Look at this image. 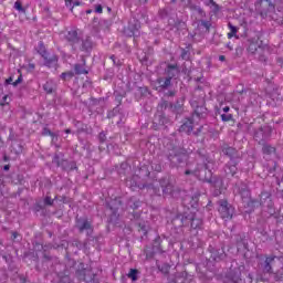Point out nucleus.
Returning <instances> with one entry per match:
<instances>
[{"label":"nucleus","instance_id":"36","mask_svg":"<svg viewBox=\"0 0 283 283\" xmlns=\"http://www.w3.org/2000/svg\"><path fill=\"white\" fill-rule=\"evenodd\" d=\"M66 134H70V129H66Z\"/></svg>","mask_w":283,"mask_h":283},{"label":"nucleus","instance_id":"23","mask_svg":"<svg viewBox=\"0 0 283 283\" xmlns=\"http://www.w3.org/2000/svg\"><path fill=\"white\" fill-rule=\"evenodd\" d=\"M54 201L52 200V198H50V197H46L45 199H44V203L45 205H52Z\"/></svg>","mask_w":283,"mask_h":283},{"label":"nucleus","instance_id":"18","mask_svg":"<svg viewBox=\"0 0 283 283\" xmlns=\"http://www.w3.org/2000/svg\"><path fill=\"white\" fill-rule=\"evenodd\" d=\"M74 76L73 72H69V73H62V78H72Z\"/></svg>","mask_w":283,"mask_h":283},{"label":"nucleus","instance_id":"2","mask_svg":"<svg viewBox=\"0 0 283 283\" xmlns=\"http://www.w3.org/2000/svg\"><path fill=\"white\" fill-rule=\"evenodd\" d=\"M233 207L226 200L219 201V213L223 220H231L233 218Z\"/></svg>","mask_w":283,"mask_h":283},{"label":"nucleus","instance_id":"34","mask_svg":"<svg viewBox=\"0 0 283 283\" xmlns=\"http://www.w3.org/2000/svg\"><path fill=\"white\" fill-rule=\"evenodd\" d=\"M86 14H92V10H87V11H86Z\"/></svg>","mask_w":283,"mask_h":283},{"label":"nucleus","instance_id":"15","mask_svg":"<svg viewBox=\"0 0 283 283\" xmlns=\"http://www.w3.org/2000/svg\"><path fill=\"white\" fill-rule=\"evenodd\" d=\"M221 118H222V120L228 123V120H231V118H233V116H231V114H222Z\"/></svg>","mask_w":283,"mask_h":283},{"label":"nucleus","instance_id":"19","mask_svg":"<svg viewBox=\"0 0 283 283\" xmlns=\"http://www.w3.org/2000/svg\"><path fill=\"white\" fill-rule=\"evenodd\" d=\"M223 151L227 154V156H233V151H235V149L229 147V148H226Z\"/></svg>","mask_w":283,"mask_h":283},{"label":"nucleus","instance_id":"20","mask_svg":"<svg viewBox=\"0 0 283 283\" xmlns=\"http://www.w3.org/2000/svg\"><path fill=\"white\" fill-rule=\"evenodd\" d=\"M240 193H241L242 198H249V196H250V192L247 189H243Z\"/></svg>","mask_w":283,"mask_h":283},{"label":"nucleus","instance_id":"8","mask_svg":"<svg viewBox=\"0 0 283 283\" xmlns=\"http://www.w3.org/2000/svg\"><path fill=\"white\" fill-rule=\"evenodd\" d=\"M237 171H238V167H235V165L226 166V174H227V176H235Z\"/></svg>","mask_w":283,"mask_h":283},{"label":"nucleus","instance_id":"6","mask_svg":"<svg viewBox=\"0 0 283 283\" xmlns=\"http://www.w3.org/2000/svg\"><path fill=\"white\" fill-rule=\"evenodd\" d=\"M139 29L140 24L138 22H136L135 25L129 24L128 30H130V33H127L128 36H138Z\"/></svg>","mask_w":283,"mask_h":283},{"label":"nucleus","instance_id":"25","mask_svg":"<svg viewBox=\"0 0 283 283\" xmlns=\"http://www.w3.org/2000/svg\"><path fill=\"white\" fill-rule=\"evenodd\" d=\"M105 139H106L105 133H101V134H99V140H101V143H105Z\"/></svg>","mask_w":283,"mask_h":283},{"label":"nucleus","instance_id":"10","mask_svg":"<svg viewBox=\"0 0 283 283\" xmlns=\"http://www.w3.org/2000/svg\"><path fill=\"white\" fill-rule=\"evenodd\" d=\"M43 90L48 93V94H52V92L54 91V83L53 82H46L43 85Z\"/></svg>","mask_w":283,"mask_h":283},{"label":"nucleus","instance_id":"17","mask_svg":"<svg viewBox=\"0 0 283 283\" xmlns=\"http://www.w3.org/2000/svg\"><path fill=\"white\" fill-rule=\"evenodd\" d=\"M14 8L15 10H18L19 12H23V7L21 6V2L17 1L14 3Z\"/></svg>","mask_w":283,"mask_h":283},{"label":"nucleus","instance_id":"29","mask_svg":"<svg viewBox=\"0 0 283 283\" xmlns=\"http://www.w3.org/2000/svg\"><path fill=\"white\" fill-rule=\"evenodd\" d=\"M10 170V166L9 165H6L4 166V171H9Z\"/></svg>","mask_w":283,"mask_h":283},{"label":"nucleus","instance_id":"16","mask_svg":"<svg viewBox=\"0 0 283 283\" xmlns=\"http://www.w3.org/2000/svg\"><path fill=\"white\" fill-rule=\"evenodd\" d=\"M42 56H45V46L40 42V49L38 51Z\"/></svg>","mask_w":283,"mask_h":283},{"label":"nucleus","instance_id":"1","mask_svg":"<svg viewBox=\"0 0 283 283\" xmlns=\"http://www.w3.org/2000/svg\"><path fill=\"white\" fill-rule=\"evenodd\" d=\"M166 72L168 74V77L166 80H158V84L160 85V87H169L171 85V78H174V76H178L180 71L176 65H168Z\"/></svg>","mask_w":283,"mask_h":283},{"label":"nucleus","instance_id":"5","mask_svg":"<svg viewBox=\"0 0 283 283\" xmlns=\"http://www.w3.org/2000/svg\"><path fill=\"white\" fill-rule=\"evenodd\" d=\"M77 227L80 231H90L92 229V224L87 220L78 221Z\"/></svg>","mask_w":283,"mask_h":283},{"label":"nucleus","instance_id":"35","mask_svg":"<svg viewBox=\"0 0 283 283\" xmlns=\"http://www.w3.org/2000/svg\"><path fill=\"white\" fill-rule=\"evenodd\" d=\"M46 134L52 135V133H51L50 130H48V133H46Z\"/></svg>","mask_w":283,"mask_h":283},{"label":"nucleus","instance_id":"21","mask_svg":"<svg viewBox=\"0 0 283 283\" xmlns=\"http://www.w3.org/2000/svg\"><path fill=\"white\" fill-rule=\"evenodd\" d=\"M95 12H97V14H103V7L101 4H97L95 7Z\"/></svg>","mask_w":283,"mask_h":283},{"label":"nucleus","instance_id":"24","mask_svg":"<svg viewBox=\"0 0 283 283\" xmlns=\"http://www.w3.org/2000/svg\"><path fill=\"white\" fill-rule=\"evenodd\" d=\"M8 98H9V96L8 95H4L3 96V98H2V103H0V105H6V104H8Z\"/></svg>","mask_w":283,"mask_h":283},{"label":"nucleus","instance_id":"26","mask_svg":"<svg viewBox=\"0 0 283 283\" xmlns=\"http://www.w3.org/2000/svg\"><path fill=\"white\" fill-rule=\"evenodd\" d=\"M189 174H193V176L198 177V172L197 171L187 170L186 171V176H189Z\"/></svg>","mask_w":283,"mask_h":283},{"label":"nucleus","instance_id":"13","mask_svg":"<svg viewBox=\"0 0 283 283\" xmlns=\"http://www.w3.org/2000/svg\"><path fill=\"white\" fill-rule=\"evenodd\" d=\"M75 73L76 74H87V71H85L81 65H75Z\"/></svg>","mask_w":283,"mask_h":283},{"label":"nucleus","instance_id":"27","mask_svg":"<svg viewBox=\"0 0 283 283\" xmlns=\"http://www.w3.org/2000/svg\"><path fill=\"white\" fill-rule=\"evenodd\" d=\"M76 6H83V2H81V1H74V2H73V8H75Z\"/></svg>","mask_w":283,"mask_h":283},{"label":"nucleus","instance_id":"30","mask_svg":"<svg viewBox=\"0 0 283 283\" xmlns=\"http://www.w3.org/2000/svg\"><path fill=\"white\" fill-rule=\"evenodd\" d=\"M13 240H17V237L19 235L17 232H13Z\"/></svg>","mask_w":283,"mask_h":283},{"label":"nucleus","instance_id":"12","mask_svg":"<svg viewBox=\"0 0 283 283\" xmlns=\"http://www.w3.org/2000/svg\"><path fill=\"white\" fill-rule=\"evenodd\" d=\"M263 151L264 154H274L275 153V148L272 146H264L263 147Z\"/></svg>","mask_w":283,"mask_h":283},{"label":"nucleus","instance_id":"33","mask_svg":"<svg viewBox=\"0 0 283 283\" xmlns=\"http://www.w3.org/2000/svg\"><path fill=\"white\" fill-rule=\"evenodd\" d=\"M7 83H12V77H10L9 80H7Z\"/></svg>","mask_w":283,"mask_h":283},{"label":"nucleus","instance_id":"7","mask_svg":"<svg viewBox=\"0 0 283 283\" xmlns=\"http://www.w3.org/2000/svg\"><path fill=\"white\" fill-rule=\"evenodd\" d=\"M273 260H275V258H273V256L265 259L264 273H271V271H272L271 264L273 263Z\"/></svg>","mask_w":283,"mask_h":283},{"label":"nucleus","instance_id":"31","mask_svg":"<svg viewBox=\"0 0 283 283\" xmlns=\"http://www.w3.org/2000/svg\"><path fill=\"white\" fill-rule=\"evenodd\" d=\"M219 61H224V55H220Z\"/></svg>","mask_w":283,"mask_h":283},{"label":"nucleus","instance_id":"11","mask_svg":"<svg viewBox=\"0 0 283 283\" xmlns=\"http://www.w3.org/2000/svg\"><path fill=\"white\" fill-rule=\"evenodd\" d=\"M138 270H134L132 269L128 273V277H130V280H133V282H136V280H138Z\"/></svg>","mask_w":283,"mask_h":283},{"label":"nucleus","instance_id":"3","mask_svg":"<svg viewBox=\"0 0 283 283\" xmlns=\"http://www.w3.org/2000/svg\"><path fill=\"white\" fill-rule=\"evenodd\" d=\"M64 36H65L66 41H69V43H71V45H76V43H78V41H80L78 32L74 29L64 33Z\"/></svg>","mask_w":283,"mask_h":283},{"label":"nucleus","instance_id":"9","mask_svg":"<svg viewBox=\"0 0 283 283\" xmlns=\"http://www.w3.org/2000/svg\"><path fill=\"white\" fill-rule=\"evenodd\" d=\"M228 28L230 29V33H228V39H233L235 34H238V28L233 27V24L229 23Z\"/></svg>","mask_w":283,"mask_h":283},{"label":"nucleus","instance_id":"14","mask_svg":"<svg viewBox=\"0 0 283 283\" xmlns=\"http://www.w3.org/2000/svg\"><path fill=\"white\" fill-rule=\"evenodd\" d=\"M66 8L74 10V1L73 0H65Z\"/></svg>","mask_w":283,"mask_h":283},{"label":"nucleus","instance_id":"28","mask_svg":"<svg viewBox=\"0 0 283 283\" xmlns=\"http://www.w3.org/2000/svg\"><path fill=\"white\" fill-rule=\"evenodd\" d=\"M229 109H230L229 106H224V107H223V112H224L226 114L229 112Z\"/></svg>","mask_w":283,"mask_h":283},{"label":"nucleus","instance_id":"22","mask_svg":"<svg viewBox=\"0 0 283 283\" xmlns=\"http://www.w3.org/2000/svg\"><path fill=\"white\" fill-rule=\"evenodd\" d=\"M21 81H23V77L20 75L18 77V80L15 82H13V86L17 87V85H19V83H21Z\"/></svg>","mask_w":283,"mask_h":283},{"label":"nucleus","instance_id":"32","mask_svg":"<svg viewBox=\"0 0 283 283\" xmlns=\"http://www.w3.org/2000/svg\"><path fill=\"white\" fill-rule=\"evenodd\" d=\"M213 260H220V256L212 255Z\"/></svg>","mask_w":283,"mask_h":283},{"label":"nucleus","instance_id":"37","mask_svg":"<svg viewBox=\"0 0 283 283\" xmlns=\"http://www.w3.org/2000/svg\"><path fill=\"white\" fill-rule=\"evenodd\" d=\"M191 227H193V221H192V223H191Z\"/></svg>","mask_w":283,"mask_h":283},{"label":"nucleus","instance_id":"4","mask_svg":"<svg viewBox=\"0 0 283 283\" xmlns=\"http://www.w3.org/2000/svg\"><path fill=\"white\" fill-rule=\"evenodd\" d=\"M179 132H181V134H191V132H193V122L188 119L180 126Z\"/></svg>","mask_w":283,"mask_h":283}]
</instances>
